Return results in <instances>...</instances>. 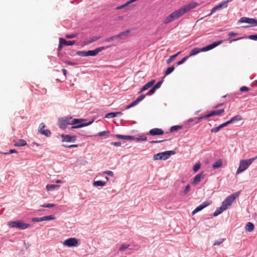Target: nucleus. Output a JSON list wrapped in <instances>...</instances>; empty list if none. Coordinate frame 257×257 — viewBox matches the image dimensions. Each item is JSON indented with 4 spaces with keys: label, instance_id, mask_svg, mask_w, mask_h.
Here are the masks:
<instances>
[{
    "label": "nucleus",
    "instance_id": "46",
    "mask_svg": "<svg viewBox=\"0 0 257 257\" xmlns=\"http://www.w3.org/2000/svg\"><path fill=\"white\" fill-rule=\"evenodd\" d=\"M117 39V37H116V35H114L113 36L109 37L105 39V41L107 42H109L110 41H113L114 39Z\"/></svg>",
    "mask_w": 257,
    "mask_h": 257
},
{
    "label": "nucleus",
    "instance_id": "52",
    "mask_svg": "<svg viewBox=\"0 0 257 257\" xmlns=\"http://www.w3.org/2000/svg\"><path fill=\"white\" fill-rule=\"evenodd\" d=\"M190 185H187L185 188L184 189V191H183V193L184 194H186L190 190Z\"/></svg>",
    "mask_w": 257,
    "mask_h": 257
},
{
    "label": "nucleus",
    "instance_id": "54",
    "mask_svg": "<svg viewBox=\"0 0 257 257\" xmlns=\"http://www.w3.org/2000/svg\"><path fill=\"white\" fill-rule=\"evenodd\" d=\"M237 35H238L237 33H234V32H229L228 33V36L229 38H232V37H234V36H236Z\"/></svg>",
    "mask_w": 257,
    "mask_h": 257
},
{
    "label": "nucleus",
    "instance_id": "21",
    "mask_svg": "<svg viewBox=\"0 0 257 257\" xmlns=\"http://www.w3.org/2000/svg\"><path fill=\"white\" fill-rule=\"evenodd\" d=\"M60 185L56 184H48L46 186V188L48 191H52L54 190H58L59 189Z\"/></svg>",
    "mask_w": 257,
    "mask_h": 257
},
{
    "label": "nucleus",
    "instance_id": "33",
    "mask_svg": "<svg viewBox=\"0 0 257 257\" xmlns=\"http://www.w3.org/2000/svg\"><path fill=\"white\" fill-rule=\"evenodd\" d=\"M182 128V126L181 125H174L172 127H171L170 129V131L171 132H174L175 131H177Z\"/></svg>",
    "mask_w": 257,
    "mask_h": 257
},
{
    "label": "nucleus",
    "instance_id": "51",
    "mask_svg": "<svg viewBox=\"0 0 257 257\" xmlns=\"http://www.w3.org/2000/svg\"><path fill=\"white\" fill-rule=\"evenodd\" d=\"M163 83V81L162 80H161V81H159L157 84H156L154 87L157 89H158L160 87H161V85H162Z\"/></svg>",
    "mask_w": 257,
    "mask_h": 257
},
{
    "label": "nucleus",
    "instance_id": "48",
    "mask_svg": "<svg viewBox=\"0 0 257 257\" xmlns=\"http://www.w3.org/2000/svg\"><path fill=\"white\" fill-rule=\"evenodd\" d=\"M224 241L223 239H220L218 240H216L213 243V245H219L223 242Z\"/></svg>",
    "mask_w": 257,
    "mask_h": 257
},
{
    "label": "nucleus",
    "instance_id": "20",
    "mask_svg": "<svg viewBox=\"0 0 257 257\" xmlns=\"http://www.w3.org/2000/svg\"><path fill=\"white\" fill-rule=\"evenodd\" d=\"M155 82V80H152L150 82L147 83L141 89L140 92H142L145 91L151 87L154 84Z\"/></svg>",
    "mask_w": 257,
    "mask_h": 257
},
{
    "label": "nucleus",
    "instance_id": "43",
    "mask_svg": "<svg viewBox=\"0 0 257 257\" xmlns=\"http://www.w3.org/2000/svg\"><path fill=\"white\" fill-rule=\"evenodd\" d=\"M77 36H78V34L74 33V34H71L70 35H66V37L68 39H72V38L77 37Z\"/></svg>",
    "mask_w": 257,
    "mask_h": 257
},
{
    "label": "nucleus",
    "instance_id": "13",
    "mask_svg": "<svg viewBox=\"0 0 257 257\" xmlns=\"http://www.w3.org/2000/svg\"><path fill=\"white\" fill-rule=\"evenodd\" d=\"M105 49L104 47H100L97 48L96 49L93 50H89L86 51L87 56H95L97 55L100 52Z\"/></svg>",
    "mask_w": 257,
    "mask_h": 257
},
{
    "label": "nucleus",
    "instance_id": "11",
    "mask_svg": "<svg viewBox=\"0 0 257 257\" xmlns=\"http://www.w3.org/2000/svg\"><path fill=\"white\" fill-rule=\"evenodd\" d=\"M63 244L68 247L76 246L78 244V240L75 238H69L64 241Z\"/></svg>",
    "mask_w": 257,
    "mask_h": 257
},
{
    "label": "nucleus",
    "instance_id": "60",
    "mask_svg": "<svg viewBox=\"0 0 257 257\" xmlns=\"http://www.w3.org/2000/svg\"><path fill=\"white\" fill-rule=\"evenodd\" d=\"M202 117H203V119L204 118V119H207L209 117H211V115H210V113H209L208 114H206V115H204L202 116H201Z\"/></svg>",
    "mask_w": 257,
    "mask_h": 257
},
{
    "label": "nucleus",
    "instance_id": "35",
    "mask_svg": "<svg viewBox=\"0 0 257 257\" xmlns=\"http://www.w3.org/2000/svg\"><path fill=\"white\" fill-rule=\"evenodd\" d=\"M175 69V67L172 66L167 68L166 71H165V75H168L172 73Z\"/></svg>",
    "mask_w": 257,
    "mask_h": 257
},
{
    "label": "nucleus",
    "instance_id": "23",
    "mask_svg": "<svg viewBox=\"0 0 257 257\" xmlns=\"http://www.w3.org/2000/svg\"><path fill=\"white\" fill-rule=\"evenodd\" d=\"M225 207L226 206L224 207L221 205V206L220 207L217 208L216 210L214 211V212L213 213V216L215 217L219 215L223 211L226 209Z\"/></svg>",
    "mask_w": 257,
    "mask_h": 257
},
{
    "label": "nucleus",
    "instance_id": "15",
    "mask_svg": "<svg viewBox=\"0 0 257 257\" xmlns=\"http://www.w3.org/2000/svg\"><path fill=\"white\" fill-rule=\"evenodd\" d=\"M100 38V36H92L91 37H90L89 39H86L85 41H84L83 42V46H86V45H88L94 42H95L97 40H98V39H99Z\"/></svg>",
    "mask_w": 257,
    "mask_h": 257
},
{
    "label": "nucleus",
    "instance_id": "5",
    "mask_svg": "<svg viewBox=\"0 0 257 257\" xmlns=\"http://www.w3.org/2000/svg\"><path fill=\"white\" fill-rule=\"evenodd\" d=\"M175 152L174 151H168L163 152L162 153H158L154 156V159L155 160H167L168 159L171 155H174L175 154Z\"/></svg>",
    "mask_w": 257,
    "mask_h": 257
},
{
    "label": "nucleus",
    "instance_id": "34",
    "mask_svg": "<svg viewBox=\"0 0 257 257\" xmlns=\"http://www.w3.org/2000/svg\"><path fill=\"white\" fill-rule=\"evenodd\" d=\"M43 221L54 220L55 219V217L54 215H51L49 216H43Z\"/></svg>",
    "mask_w": 257,
    "mask_h": 257
},
{
    "label": "nucleus",
    "instance_id": "12",
    "mask_svg": "<svg viewBox=\"0 0 257 257\" xmlns=\"http://www.w3.org/2000/svg\"><path fill=\"white\" fill-rule=\"evenodd\" d=\"M210 203L208 201H204L200 205L197 206L192 212V215H193L196 214L197 212L202 210L203 209L208 206Z\"/></svg>",
    "mask_w": 257,
    "mask_h": 257
},
{
    "label": "nucleus",
    "instance_id": "10",
    "mask_svg": "<svg viewBox=\"0 0 257 257\" xmlns=\"http://www.w3.org/2000/svg\"><path fill=\"white\" fill-rule=\"evenodd\" d=\"M252 162H240L236 174L238 175L245 171L251 164Z\"/></svg>",
    "mask_w": 257,
    "mask_h": 257
},
{
    "label": "nucleus",
    "instance_id": "2",
    "mask_svg": "<svg viewBox=\"0 0 257 257\" xmlns=\"http://www.w3.org/2000/svg\"><path fill=\"white\" fill-rule=\"evenodd\" d=\"M222 42V41L221 40L219 41L218 42H215L210 45L202 48L201 49H199L198 48H195L191 51L190 54L188 56L191 57L197 55L201 52H205L210 50L218 46L219 45L221 44Z\"/></svg>",
    "mask_w": 257,
    "mask_h": 257
},
{
    "label": "nucleus",
    "instance_id": "7",
    "mask_svg": "<svg viewBox=\"0 0 257 257\" xmlns=\"http://www.w3.org/2000/svg\"><path fill=\"white\" fill-rule=\"evenodd\" d=\"M71 119L72 117L69 116L59 119L58 123L59 127L62 129H64L67 125H71L70 123Z\"/></svg>",
    "mask_w": 257,
    "mask_h": 257
},
{
    "label": "nucleus",
    "instance_id": "9",
    "mask_svg": "<svg viewBox=\"0 0 257 257\" xmlns=\"http://www.w3.org/2000/svg\"><path fill=\"white\" fill-rule=\"evenodd\" d=\"M238 22L240 23H245L250 25L251 27L257 26V20L253 18H249L247 17L241 18Z\"/></svg>",
    "mask_w": 257,
    "mask_h": 257
},
{
    "label": "nucleus",
    "instance_id": "1",
    "mask_svg": "<svg viewBox=\"0 0 257 257\" xmlns=\"http://www.w3.org/2000/svg\"><path fill=\"white\" fill-rule=\"evenodd\" d=\"M198 5L199 4L197 2H191L183 6L167 16L164 20V23L167 24L179 19L185 14L188 13L190 10L196 8Z\"/></svg>",
    "mask_w": 257,
    "mask_h": 257
},
{
    "label": "nucleus",
    "instance_id": "30",
    "mask_svg": "<svg viewBox=\"0 0 257 257\" xmlns=\"http://www.w3.org/2000/svg\"><path fill=\"white\" fill-rule=\"evenodd\" d=\"M242 119V117L241 115H235V116H233V117H232L229 120V122H230V123H231L233 122L234 121H239Z\"/></svg>",
    "mask_w": 257,
    "mask_h": 257
},
{
    "label": "nucleus",
    "instance_id": "57",
    "mask_svg": "<svg viewBox=\"0 0 257 257\" xmlns=\"http://www.w3.org/2000/svg\"><path fill=\"white\" fill-rule=\"evenodd\" d=\"M137 140L145 141L147 140V137L145 136H142L140 138H137Z\"/></svg>",
    "mask_w": 257,
    "mask_h": 257
},
{
    "label": "nucleus",
    "instance_id": "61",
    "mask_svg": "<svg viewBox=\"0 0 257 257\" xmlns=\"http://www.w3.org/2000/svg\"><path fill=\"white\" fill-rule=\"evenodd\" d=\"M244 37H240V38H236V39H231L229 40V42L231 43V42L232 41H237V40H241V39H243Z\"/></svg>",
    "mask_w": 257,
    "mask_h": 257
},
{
    "label": "nucleus",
    "instance_id": "40",
    "mask_svg": "<svg viewBox=\"0 0 257 257\" xmlns=\"http://www.w3.org/2000/svg\"><path fill=\"white\" fill-rule=\"evenodd\" d=\"M32 221L33 222H35L43 221V217H34V218H32Z\"/></svg>",
    "mask_w": 257,
    "mask_h": 257
},
{
    "label": "nucleus",
    "instance_id": "56",
    "mask_svg": "<svg viewBox=\"0 0 257 257\" xmlns=\"http://www.w3.org/2000/svg\"><path fill=\"white\" fill-rule=\"evenodd\" d=\"M249 90V88L246 86H243L240 88V90L241 92L248 91Z\"/></svg>",
    "mask_w": 257,
    "mask_h": 257
},
{
    "label": "nucleus",
    "instance_id": "22",
    "mask_svg": "<svg viewBox=\"0 0 257 257\" xmlns=\"http://www.w3.org/2000/svg\"><path fill=\"white\" fill-rule=\"evenodd\" d=\"M59 40L60 41V43L63 44L66 46H72L75 43L74 41H66L65 39L63 38H60Z\"/></svg>",
    "mask_w": 257,
    "mask_h": 257
},
{
    "label": "nucleus",
    "instance_id": "8",
    "mask_svg": "<svg viewBox=\"0 0 257 257\" xmlns=\"http://www.w3.org/2000/svg\"><path fill=\"white\" fill-rule=\"evenodd\" d=\"M231 0H227L223 2H222L215 7H214L212 9L211 11V13L208 15L210 16L213 13L215 12L216 11L220 10L222 8H227L228 6V3L230 2Z\"/></svg>",
    "mask_w": 257,
    "mask_h": 257
},
{
    "label": "nucleus",
    "instance_id": "19",
    "mask_svg": "<svg viewBox=\"0 0 257 257\" xmlns=\"http://www.w3.org/2000/svg\"><path fill=\"white\" fill-rule=\"evenodd\" d=\"M204 176L203 173L202 172L195 176L192 182V184L194 185L197 184L201 181V179Z\"/></svg>",
    "mask_w": 257,
    "mask_h": 257
},
{
    "label": "nucleus",
    "instance_id": "64",
    "mask_svg": "<svg viewBox=\"0 0 257 257\" xmlns=\"http://www.w3.org/2000/svg\"><path fill=\"white\" fill-rule=\"evenodd\" d=\"M63 45V44H61L60 43V41L59 40V47H58V50L59 51H61L62 50Z\"/></svg>",
    "mask_w": 257,
    "mask_h": 257
},
{
    "label": "nucleus",
    "instance_id": "18",
    "mask_svg": "<svg viewBox=\"0 0 257 257\" xmlns=\"http://www.w3.org/2000/svg\"><path fill=\"white\" fill-rule=\"evenodd\" d=\"M130 244H122L121 245V246L119 249V251H123L126 249H128L130 250H137L139 248V247L137 245L134 246V247H135V248H130Z\"/></svg>",
    "mask_w": 257,
    "mask_h": 257
},
{
    "label": "nucleus",
    "instance_id": "45",
    "mask_svg": "<svg viewBox=\"0 0 257 257\" xmlns=\"http://www.w3.org/2000/svg\"><path fill=\"white\" fill-rule=\"evenodd\" d=\"M128 5H129V4H128V3L127 2L126 3L124 4L123 5L116 7L115 8V9L117 10H120V9H123V8L128 6Z\"/></svg>",
    "mask_w": 257,
    "mask_h": 257
},
{
    "label": "nucleus",
    "instance_id": "47",
    "mask_svg": "<svg viewBox=\"0 0 257 257\" xmlns=\"http://www.w3.org/2000/svg\"><path fill=\"white\" fill-rule=\"evenodd\" d=\"M45 124L44 123H41L40 125H39V128H38V131L40 133L41 132H42L43 131H44V128L45 127Z\"/></svg>",
    "mask_w": 257,
    "mask_h": 257
},
{
    "label": "nucleus",
    "instance_id": "4",
    "mask_svg": "<svg viewBox=\"0 0 257 257\" xmlns=\"http://www.w3.org/2000/svg\"><path fill=\"white\" fill-rule=\"evenodd\" d=\"M84 120V119H82V118H79V119L75 118V119H73V120H71L70 123L71 124V125H73V126H72L71 127V128L74 129V128H78L82 127L84 126L89 125L90 124H91V123L92 122V121H89L87 123H82V122Z\"/></svg>",
    "mask_w": 257,
    "mask_h": 257
},
{
    "label": "nucleus",
    "instance_id": "49",
    "mask_svg": "<svg viewBox=\"0 0 257 257\" xmlns=\"http://www.w3.org/2000/svg\"><path fill=\"white\" fill-rule=\"evenodd\" d=\"M109 131H102L98 133V135L100 137L105 136L106 135L109 134Z\"/></svg>",
    "mask_w": 257,
    "mask_h": 257
},
{
    "label": "nucleus",
    "instance_id": "24",
    "mask_svg": "<svg viewBox=\"0 0 257 257\" xmlns=\"http://www.w3.org/2000/svg\"><path fill=\"white\" fill-rule=\"evenodd\" d=\"M115 137L119 139H122V140H133L134 137L131 136H124V135H116Z\"/></svg>",
    "mask_w": 257,
    "mask_h": 257
},
{
    "label": "nucleus",
    "instance_id": "58",
    "mask_svg": "<svg viewBox=\"0 0 257 257\" xmlns=\"http://www.w3.org/2000/svg\"><path fill=\"white\" fill-rule=\"evenodd\" d=\"M46 206L47 208H52L55 207L56 205L54 204L48 203L46 204Z\"/></svg>",
    "mask_w": 257,
    "mask_h": 257
},
{
    "label": "nucleus",
    "instance_id": "41",
    "mask_svg": "<svg viewBox=\"0 0 257 257\" xmlns=\"http://www.w3.org/2000/svg\"><path fill=\"white\" fill-rule=\"evenodd\" d=\"M189 57V56H186L183 58L181 60L178 61L177 62V65H180L184 63Z\"/></svg>",
    "mask_w": 257,
    "mask_h": 257
},
{
    "label": "nucleus",
    "instance_id": "63",
    "mask_svg": "<svg viewBox=\"0 0 257 257\" xmlns=\"http://www.w3.org/2000/svg\"><path fill=\"white\" fill-rule=\"evenodd\" d=\"M164 141H166V140H158V141H152L151 142V143H161Z\"/></svg>",
    "mask_w": 257,
    "mask_h": 257
},
{
    "label": "nucleus",
    "instance_id": "29",
    "mask_svg": "<svg viewBox=\"0 0 257 257\" xmlns=\"http://www.w3.org/2000/svg\"><path fill=\"white\" fill-rule=\"evenodd\" d=\"M254 227V226L253 224L250 222H247L245 227L246 230L248 231H251L253 230Z\"/></svg>",
    "mask_w": 257,
    "mask_h": 257
},
{
    "label": "nucleus",
    "instance_id": "16",
    "mask_svg": "<svg viewBox=\"0 0 257 257\" xmlns=\"http://www.w3.org/2000/svg\"><path fill=\"white\" fill-rule=\"evenodd\" d=\"M149 134L151 136L162 135L164 134V131L161 128H154L149 131Z\"/></svg>",
    "mask_w": 257,
    "mask_h": 257
},
{
    "label": "nucleus",
    "instance_id": "42",
    "mask_svg": "<svg viewBox=\"0 0 257 257\" xmlns=\"http://www.w3.org/2000/svg\"><path fill=\"white\" fill-rule=\"evenodd\" d=\"M221 128L220 125L217 126V127H213L211 129V133H217L218 132Z\"/></svg>",
    "mask_w": 257,
    "mask_h": 257
},
{
    "label": "nucleus",
    "instance_id": "55",
    "mask_svg": "<svg viewBox=\"0 0 257 257\" xmlns=\"http://www.w3.org/2000/svg\"><path fill=\"white\" fill-rule=\"evenodd\" d=\"M230 124V122H229V120L224 122V123H223L222 124H221L220 125L221 128L224 127H225L226 126H227L228 124Z\"/></svg>",
    "mask_w": 257,
    "mask_h": 257
},
{
    "label": "nucleus",
    "instance_id": "36",
    "mask_svg": "<svg viewBox=\"0 0 257 257\" xmlns=\"http://www.w3.org/2000/svg\"><path fill=\"white\" fill-rule=\"evenodd\" d=\"M222 165V162H215V163L213 165L212 167L214 169H216L217 168L221 167Z\"/></svg>",
    "mask_w": 257,
    "mask_h": 257
},
{
    "label": "nucleus",
    "instance_id": "14",
    "mask_svg": "<svg viewBox=\"0 0 257 257\" xmlns=\"http://www.w3.org/2000/svg\"><path fill=\"white\" fill-rule=\"evenodd\" d=\"M145 96H146V95L142 94L139 97H138L137 99L136 100H135L133 102H132L130 104L127 105L126 106V109H129V108H130L135 106L139 102H140L141 101L143 100L145 98Z\"/></svg>",
    "mask_w": 257,
    "mask_h": 257
},
{
    "label": "nucleus",
    "instance_id": "28",
    "mask_svg": "<svg viewBox=\"0 0 257 257\" xmlns=\"http://www.w3.org/2000/svg\"><path fill=\"white\" fill-rule=\"evenodd\" d=\"M121 112H110L105 115V117L107 118H113L114 117L117 116L118 115L121 114Z\"/></svg>",
    "mask_w": 257,
    "mask_h": 257
},
{
    "label": "nucleus",
    "instance_id": "59",
    "mask_svg": "<svg viewBox=\"0 0 257 257\" xmlns=\"http://www.w3.org/2000/svg\"><path fill=\"white\" fill-rule=\"evenodd\" d=\"M111 144L115 146H120L121 145V143L120 142H112Z\"/></svg>",
    "mask_w": 257,
    "mask_h": 257
},
{
    "label": "nucleus",
    "instance_id": "44",
    "mask_svg": "<svg viewBox=\"0 0 257 257\" xmlns=\"http://www.w3.org/2000/svg\"><path fill=\"white\" fill-rule=\"evenodd\" d=\"M156 90V89L153 86L147 93V95H151L153 94Z\"/></svg>",
    "mask_w": 257,
    "mask_h": 257
},
{
    "label": "nucleus",
    "instance_id": "62",
    "mask_svg": "<svg viewBox=\"0 0 257 257\" xmlns=\"http://www.w3.org/2000/svg\"><path fill=\"white\" fill-rule=\"evenodd\" d=\"M194 119L197 120V121L196 122V123H197L199 122L200 121H201L202 120L203 117H202L201 116V117H195Z\"/></svg>",
    "mask_w": 257,
    "mask_h": 257
},
{
    "label": "nucleus",
    "instance_id": "31",
    "mask_svg": "<svg viewBox=\"0 0 257 257\" xmlns=\"http://www.w3.org/2000/svg\"><path fill=\"white\" fill-rule=\"evenodd\" d=\"M106 183L102 181H96L93 182V186L95 187L104 186Z\"/></svg>",
    "mask_w": 257,
    "mask_h": 257
},
{
    "label": "nucleus",
    "instance_id": "53",
    "mask_svg": "<svg viewBox=\"0 0 257 257\" xmlns=\"http://www.w3.org/2000/svg\"><path fill=\"white\" fill-rule=\"evenodd\" d=\"M103 173L104 174H107L110 177H113L114 175L113 172L111 171H105Z\"/></svg>",
    "mask_w": 257,
    "mask_h": 257
},
{
    "label": "nucleus",
    "instance_id": "26",
    "mask_svg": "<svg viewBox=\"0 0 257 257\" xmlns=\"http://www.w3.org/2000/svg\"><path fill=\"white\" fill-rule=\"evenodd\" d=\"M130 33L129 30H126L124 32H122L116 35L117 39H122L123 37H126Z\"/></svg>",
    "mask_w": 257,
    "mask_h": 257
},
{
    "label": "nucleus",
    "instance_id": "50",
    "mask_svg": "<svg viewBox=\"0 0 257 257\" xmlns=\"http://www.w3.org/2000/svg\"><path fill=\"white\" fill-rule=\"evenodd\" d=\"M248 38L252 40L257 41V34L250 35L248 37Z\"/></svg>",
    "mask_w": 257,
    "mask_h": 257
},
{
    "label": "nucleus",
    "instance_id": "39",
    "mask_svg": "<svg viewBox=\"0 0 257 257\" xmlns=\"http://www.w3.org/2000/svg\"><path fill=\"white\" fill-rule=\"evenodd\" d=\"M201 165L199 163H196L193 166V170L195 172H197L200 168Z\"/></svg>",
    "mask_w": 257,
    "mask_h": 257
},
{
    "label": "nucleus",
    "instance_id": "27",
    "mask_svg": "<svg viewBox=\"0 0 257 257\" xmlns=\"http://www.w3.org/2000/svg\"><path fill=\"white\" fill-rule=\"evenodd\" d=\"M224 112V109H221L219 110H213L210 112L211 116H215V115H219L222 113Z\"/></svg>",
    "mask_w": 257,
    "mask_h": 257
},
{
    "label": "nucleus",
    "instance_id": "32",
    "mask_svg": "<svg viewBox=\"0 0 257 257\" xmlns=\"http://www.w3.org/2000/svg\"><path fill=\"white\" fill-rule=\"evenodd\" d=\"M180 53V52H178L175 55L171 56L167 60V63L168 64H170L173 60L175 59V58Z\"/></svg>",
    "mask_w": 257,
    "mask_h": 257
},
{
    "label": "nucleus",
    "instance_id": "25",
    "mask_svg": "<svg viewBox=\"0 0 257 257\" xmlns=\"http://www.w3.org/2000/svg\"><path fill=\"white\" fill-rule=\"evenodd\" d=\"M27 142L23 139H20L18 142L14 143V146L16 147H22L26 145Z\"/></svg>",
    "mask_w": 257,
    "mask_h": 257
},
{
    "label": "nucleus",
    "instance_id": "38",
    "mask_svg": "<svg viewBox=\"0 0 257 257\" xmlns=\"http://www.w3.org/2000/svg\"><path fill=\"white\" fill-rule=\"evenodd\" d=\"M40 134L45 135L47 137H49L51 135V132L48 130H44L40 133Z\"/></svg>",
    "mask_w": 257,
    "mask_h": 257
},
{
    "label": "nucleus",
    "instance_id": "37",
    "mask_svg": "<svg viewBox=\"0 0 257 257\" xmlns=\"http://www.w3.org/2000/svg\"><path fill=\"white\" fill-rule=\"evenodd\" d=\"M76 54L78 56H82V57H86L87 56V53L86 51H77Z\"/></svg>",
    "mask_w": 257,
    "mask_h": 257
},
{
    "label": "nucleus",
    "instance_id": "6",
    "mask_svg": "<svg viewBox=\"0 0 257 257\" xmlns=\"http://www.w3.org/2000/svg\"><path fill=\"white\" fill-rule=\"evenodd\" d=\"M9 225L11 227H15L21 229H26L30 226L29 224L24 223L23 221H11L9 223Z\"/></svg>",
    "mask_w": 257,
    "mask_h": 257
},
{
    "label": "nucleus",
    "instance_id": "3",
    "mask_svg": "<svg viewBox=\"0 0 257 257\" xmlns=\"http://www.w3.org/2000/svg\"><path fill=\"white\" fill-rule=\"evenodd\" d=\"M240 192L238 191L227 196L222 202L221 205L224 207L226 206L225 208L227 209L228 206H230L232 204L236 198L238 196Z\"/></svg>",
    "mask_w": 257,
    "mask_h": 257
},
{
    "label": "nucleus",
    "instance_id": "17",
    "mask_svg": "<svg viewBox=\"0 0 257 257\" xmlns=\"http://www.w3.org/2000/svg\"><path fill=\"white\" fill-rule=\"evenodd\" d=\"M61 137L63 142H74L76 140L75 136H70L68 135H62Z\"/></svg>",
    "mask_w": 257,
    "mask_h": 257
}]
</instances>
